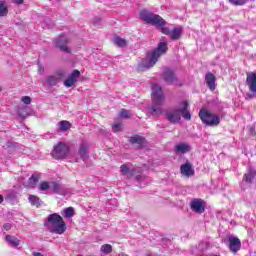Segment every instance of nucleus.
I'll return each mask as SVG.
<instances>
[{
    "mask_svg": "<svg viewBox=\"0 0 256 256\" xmlns=\"http://www.w3.org/2000/svg\"><path fill=\"white\" fill-rule=\"evenodd\" d=\"M67 153H69V147L66 146L65 143L60 142L58 145L54 146L52 157L56 160L65 159L67 157Z\"/></svg>",
    "mask_w": 256,
    "mask_h": 256,
    "instance_id": "obj_6",
    "label": "nucleus"
},
{
    "mask_svg": "<svg viewBox=\"0 0 256 256\" xmlns=\"http://www.w3.org/2000/svg\"><path fill=\"white\" fill-rule=\"evenodd\" d=\"M33 256H44L43 254L39 253V252H34Z\"/></svg>",
    "mask_w": 256,
    "mask_h": 256,
    "instance_id": "obj_41",
    "label": "nucleus"
},
{
    "mask_svg": "<svg viewBox=\"0 0 256 256\" xmlns=\"http://www.w3.org/2000/svg\"><path fill=\"white\" fill-rule=\"evenodd\" d=\"M22 101L25 103V105H31V97L29 96L22 97Z\"/></svg>",
    "mask_w": 256,
    "mask_h": 256,
    "instance_id": "obj_38",
    "label": "nucleus"
},
{
    "mask_svg": "<svg viewBox=\"0 0 256 256\" xmlns=\"http://www.w3.org/2000/svg\"><path fill=\"white\" fill-rule=\"evenodd\" d=\"M13 227V225L11 223H6L4 224L3 228L5 229V231H11V228Z\"/></svg>",
    "mask_w": 256,
    "mask_h": 256,
    "instance_id": "obj_39",
    "label": "nucleus"
},
{
    "mask_svg": "<svg viewBox=\"0 0 256 256\" xmlns=\"http://www.w3.org/2000/svg\"><path fill=\"white\" fill-rule=\"evenodd\" d=\"M39 189L40 191H48V189H51V182H41Z\"/></svg>",
    "mask_w": 256,
    "mask_h": 256,
    "instance_id": "obj_33",
    "label": "nucleus"
},
{
    "mask_svg": "<svg viewBox=\"0 0 256 256\" xmlns=\"http://www.w3.org/2000/svg\"><path fill=\"white\" fill-rule=\"evenodd\" d=\"M48 228L50 233H56V235H63L67 231V224L63 221V217L57 213L50 214L48 216Z\"/></svg>",
    "mask_w": 256,
    "mask_h": 256,
    "instance_id": "obj_4",
    "label": "nucleus"
},
{
    "mask_svg": "<svg viewBox=\"0 0 256 256\" xmlns=\"http://www.w3.org/2000/svg\"><path fill=\"white\" fill-rule=\"evenodd\" d=\"M247 97H249L251 99L253 97V95L247 94Z\"/></svg>",
    "mask_w": 256,
    "mask_h": 256,
    "instance_id": "obj_44",
    "label": "nucleus"
},
{
    "mask_svg": "<svg viewBox=\"0 0 256 256\" xmlns=\"http://www.w3.org/2000/svg\"><path fill=\"white\" fill-rule=\"evenodd\" d=\"M26 111H27V108H22V109H20L19 111H18V115H19V117H22V119H25V117H26Z\"/></svg>",
    "mask_w": 256,
    "mask_h": 256,
    "instance_id": "obj_37",
    "label": "nucleus"
},
{
    "mask_svg": "<svg viewBox=\"0 0 256 256\" xmlns=\"http://www.w3.org/2000/svg\"><path fill=\"white\" fill-rule=\"evenodd\" d=\"M100 251L104 253V255H109V253H113V246L110 244H104L101 246Z\"/></svg>",
    "mask_w": 256,
    "mask_h": 256,
    "instance_id": "obj_31",
    "label": "nucleus"
},
{
    "mask_svg": "<svg viewBox=\"0 0 256 256\" xmlns=\"http://www.w3.org/2000/svg\"><path fill=\"white\" fill-rule=\"evenodd\" d=\"M80 76L81 72L79 70H73V72L64 81L65 87H73L75 83H77V79H79Z\"/></svg>",
    "mask_w": 256,
    "mask_h": 256,
    "instance_id": "obj_12",
    "label": "nucleus"
},
{
    "mask_svg": "<svg viewBox=\"0 0 256 256\" xmlns=\"http://www.w3.org/2000/svg\"><path fill=\"white\" fill-rule=\"evenodd\" d=\"M255 179H256V170L249 167L247 173H245L243 176V181H245V183L251 184L253 183V181H255Z\"/></svg>",
    "mask_w": 256,
    "mask_h": 256,
    "instance_id": "obj_18",
    "label": "nucleus"
},
{
    "mask_svg": "<svg viewBox=\"0 0 256 256\" xmlns=\"http://www.w3.org/2000/svg\"><path fill=\"white\" fill-rule=\"evenodd\" d=\"M137 171V168H130L127 164H123L120 166V173L125 175L126 177H133Z\"/></svg>",
    "mask_w": 256,
    "mask_h": 256,
    "instance_id": "obj_17",
    "label": "nucleus"
},
{
    "mask_svg": "<svg viewBox=\"0 0 256 256\" xmlns=\"http://www.w3.org/2000/svg\"><path fill=\"white\" fill-rule=\"evenodd\" d=\"M48 85H50V87H55V85H57V83H59V79H57V77L55 76H48L46 79Z\"/></svg>",
    "mask_w": 256,
    "mask_h": 256,
    "instance_id": "obj_32",
    "label": "nucleus"
},
{
    "mask_svg": "<svg viewBox=\"0 0 256 256\" xmlns=\"http://www.w3.org/2000/svg\"><path fill=\"white\" fill-rule=\"evenodd\" d=\"M40 177L41 176L39 175V173L32 174V176L28 179L29 187H35L37 183H39Z\"/></svg>",
    "mask_w": 256,
    "mask_h": 256,
    "instance_id": "obj_25",
    "label": "nucleus"
},
{
    "mask_svg": "<svg viewBox=\"0 0 256 256\" xmlns=\"http://www.w3.org/2000/svg\"><path fill=\"white\" fill-rule=\"evenodd\" d=\"M69 43V38L65 35H60L58 38L55 39L54 45L62 51L63 53H71V48H68L67 44Z\"/></svg>",
    "mask_w": 256,
    "mask_h": 256,
    "instance_id": "obj_7",
    "label": "nucleus"
},
{
    "mask_svg": "<svg viewBox=\"0 0 256 256\" xmlns=\"http://www.w3.org/2000/svg\"><path fill=\"white\" fill-rule=\"evenodd\" d=\"M229 249L232 253H237L241 249V240L235 236H229Z\"/></svg>",
    "mask_w": 256,
    "mask_h": 256,
    "instance_id": "obj_13",
    "label": "nucleus"
},
{
    "mask_svg": "<svg viewBox=\"0 0 256 256\" xmlns=\"http://www.w3.org/2000/svg\"><path fill=\"white\" fill-rule=\"evenodd\" d=\"M232 5L236 7L243 6L247 3L248 0H229Z\"/></svg>",
    "mask_w": 256,
    "mask_h": 256,
    "instance_id": "obj_34",
    "label": "nucleus"
},
{
    "mask_svg": "<svg viewBox=\"0 0 256 256\" xmlns=\"http://www.w3.org/2000/svg\"><path fill=\"white\" fill-rule=\"evenodd\" d=\"M13 3H17V5H22L23 0H12Z\"/></svg>",
    "mask_w": 256,
    "mask_h": 256,
    "instance_id": "obj_40",
    "label": "nucleus"
},
{
    "mask_svg": "<svg viewBox=\"0 0 256 256\" xmlns=\"http://www.w3.org/2000/svg\"><path fill=\"white\" fill-rule=\"evenodd\" d=\"M121 119H129V112L126 109H122L119 113Z\"/></svg>",
    "mask_w": 256,
    "mask_h": 256,
    "instance_id": "obj_35",
    "label": "nucleus"
},
{
    "mask_svg": "<svg viewBox=\"0 0 256 256\" xmlns=\"http://www.w3.org/2000/svg\"><path fill=\"white\" fill-rule=\"evenodd\" d=\"M28 201L29 203H31V205H34L35 207H39L43 203L41 199L36 195H29Z\"/></svg>",
    "mask_w": 256,
    "mask_h": 256,
    "instance_id": "obj_26",
    "label": "nucleus"
},
{
    "mask_svg": "<svg viewBox=\"0 0 256 256\" xmlns=\"http://www.w3.org/2000/svg\"><path fill=\"white\" fill-rule=\"evenodd\" d=\"M8 13L9 7H7L5 1H0V17H7Z\"/></svg>",
    "mask_w": 256,
    "mask_h": 256,
    "instance_id": "obj_27",
    "label": "nucleus"
},
{
    "mask_svg": "<svg viewBox=\"0 0 256 256\" xmlns=\"http://www.w3.org/2000/svg\"><path fill=\"white\" fill-rule=\"evenodd\" d=\"M190 209L194 211V213H205V206L203 205V200L201 198L193 199L190 202Z\"/></svg>",
    "mask_w": 256,
    "mask_h": 256,
    "instance_id": "obj_10",
    "label": "nucleus"
},
{
    "mask_svg": "<svg viewBox=\"0 0 256 256\" xmlns=\"http://www.w3.org/2000/svg\"><path fill=\"white\" fill-rule=\"evenodd\" d=\"M5 241L11 247H19V244L21 243V241H19V239H17V237L11 236V235H6Z\"/></svg>",
    "mask_w": 256,
    "mask_h": 256,
    "instance_id": "obj_24",
    "label": "nucleus"
},
{
    "mask_svg": "<svg viewBox=\"0 0 256 256\" xmlns=\"http://www.w3.org/2000/svg\"><path fill=\"white\" fill-rule=\"evenodd\" d=\"M180 171L185 177H191L195 175V170H193V166H191L189 162H186L185 164H183L180 167Z\"/></svg>",
    "mask_w": 256,
    "mask_h": 256,
    "instance_id": "obj_16",
    "label": "nucleus"
},
{
    "mask_svg": "<svg viewBox=\"0 0 256 256\" xmlns=\"http://www.w3.org/2000/svg\"><path fill=\"white\" fill-rule=\"evenodd\" d=\"M181 35H183V28L182 26H176L170 33V39L172 41H179L181 39Z\"/></svg>",
    "mask_w": 256,
    "mask_h": 256,
    "instance_id": "obj_19",
    "label": "nucleus"
},
{
    "mask_svg": "<svg viewBox=\"0 0 256 256\" xmlns=\"http://www.w3.org/2000/svg\"><path fill=\"white\" fill-rule=\"evenodd\" d=\"M60 131H69L71 129V124L67 120H62L58 123Z\"/></svg>",
    "mask_w": 256,
    "mask_h": 256,
    "instance_id": "obj_30",
    "label": "nucleus"
},
{
    "mask_svg": "<svg viewBox=\"0 0 256 256\" xmlns=\"http://www.w3.org/2000/svg\"><path fill=\"white\" fill-rule=\"evenodd\" d=\"M140 19L147 23L148 25H153L154 27H162L161 33L163 35H171V29L169 27H165L167 25V22L163 17L159 16L158 14H155L147 9L140 11Z\"/></svg>",
    "mask_w": 256,
    "mask_h": 256,
    "instance_id": "obj_1",
    "label": "nucleus"
},
{
    "mask_svg": "<svg viewBox=\"0 0 256 256\" xmlns=\"http://www.w3.org/2000/svg\"><path fill=\"white\" fill-rule=\"evenodd\" d=\"M3 196L2 195H0V203H3Z\"/></svg>",
    "mask_w": 256,
    "mask_h": 256,
    "instance_id": "obj_43",
    "label": "nucleus"
},
{
    "mask_svg": "<svg viewBox=\"0 0 256 256\" xmlns=\"http://www.w3.org/2000/svg\"><path fill=\"white\" fill-rule=\"evenodd\" d=\"M75 215V209L73 207H68L62 211V216L66 219H71Z\"/></svg>",
    "mask_w": 256,
    "mask_h": 256,
    "instance_id": "obj_29",
    "label": "nucleus"
},
{
    "mask_svg": "<svg viewBox=\"0 0 256 256\" xmlns=\"http://www.w3.org/2000/svg\"><path fill=\"white\" fill-rule=\"evenodd\" d=\"M246 75V85L248 86L250 93L256 95V72H249Z\"/></svg>",
    "mask_w": 256,
    "mask_h": 256,
    "instance_id": "obj_9",
    "label": "nucleus"
},
{
    "mask_svg": "<svg viewBox=\"0 0 256 256\" xmlns=\"http://www.w3.org/2000/svg\"><path fill=\"white\" fill-rule=\"evenodd\" d=\"M205 81L207 84V87H209L210 91H215L217 85L215 82L217 81V78L213 75V73L208 72L205 75Z\"/></svg>",
    "mask_w": 256,
    "mask_h": 256,
    "instance_id": "obj_15",
    "label": "nucleus"
},
{
    "mask_svg": "<svg viewBox=\"0 0 256 256\" xmlns=\"http://www.w3.org/2000/svg\"><path fill=\"white\" fill-rule=\"evenodd\" d=\"M129 141L130 143H132V145H138V147H142L143 145H145V138L139 135L130 137Z\"/></svg>",
    "mask_w": 256,
    "mask_h": 256,
    "instance_id": "obj_22",
    "label": "nucleus"
},
{
    "mask_svg": "<svg viewBox=\"0 0 256 256\" xmlns=\"http://www.w3.org/2000/svg\"><path fill=\"white\" fill-rule=\"evenodd\" d=\"M0 91H1V88H0Z\"/></svg>",
    "mask_w": 256,
    "mask_h": 256,
    "instance_id": "obj_46",
    "label": "nucleus"
},
{
    "mask_svg": "<svg viewBox=\"0 0 256 256\" xmlns=\"http://www.w3.org/2000/svg\"><path fill=\"white\" fill-rule=\"evenodd\" d=\"M168 49L169 48L167 47V43L160 42L157 48L152 51L150 56L148 55L146 59L142 60L143 69H151V67H153L157 61H159V57L167 53Z\"/></svg>",
    "mask_w": 256,
    "mask_h": 256,
    "instance_id": "obj_3",
    "label": "nucleus"
},
{
    "mask_svg": "<svg viewBox=\"0 0 256 256\" xmlns=\"http://www.w3.org/2000/svg\"><path fill=\"white\" fill-rule=\"evenodd\" d=\"M141 178H142L141 175H137V176H136V181H141Z\"/></svg>",
    "mask_w": 256,
    "mask_h": 256,
    "instance_id": "obj_42",
    "label": "nucleus"
},
{
    "mask_svg": "<svg viewBox=\"0 0 256 256\" xmlns=\"http://www.w3.org/2000/svg\"><path fill=\"white\" fill-rule=\"evenodd\" d=\"M166 119L173 125L179 123L181 121V112L179 111V108L167 112Z\"/></svg>",
    "mask_w": 256,
    "mask_h": 256,
    "instance_id": "obj_11",
    "label": "nucleus"
},
{
    "mask_svg": "<svg viewBox=\"0 0 256 256\" xmlns=\"http://www.w3.org/2000/svg\"><path fill=\"white\" fill-rule=\"evenodd\" d=\"M189 151H191V147L185 142L177 144L175 146L176 153H181L182 155H185V153H189Z\"/></svg>",
    "mask_w": 256,
    "mask_h": 256,
    "instance_id": "obj_20",
    "label": "nucleus"
},
{
    "mask_svg": "<svg viewBox=\"0 0 256 256\" xmlns=\"http://www.w3.org/2000/svg\"><path fill=\"white\" fill-rule=\"evenodd\" d=\"M187 107H189L188 101L180 102V115H182L183 119H185L186 121H191V112L187 110Z\"/></svg>",
    "mask_w": 256,
    "mask_h": 256,
    "instance_id": "obj_14",
    "label": "nucleus"
},
{
    "mask_svg": "<svg viewBox=\"0 0 256 256\" xmlns=\"http://www.w3.org/2000/svg\"><path fill=\"white\" fill-rule=\"evenodd\" d=\"M50 189L53 190L57 195H65V190L61 187L58 182H50Z\"/></svg>",
    "mask_w": 256,
    "mask_h": 256,
    "instance_id": "obj_23",
    "label": "nucleus"
},
{
    "mask_svg": "<svg viewBox=\"0 0 256 256\" xmlns=\"http://www.w3.org/2000/svg\"><path fill=\"white\" fill-rule=\"evenodd\" d=\"M152 106L149 108L150 115H163V105L165 103V94L159 84L152 85Z\"/></svg>",
    "mask_w": 256,
    "mask_h": 256,
    "instance_id": "obj_2",
    "label": "nucleus"
},
{
    "mask_svg": "<svg viewBox=\"0 0 256 256\" xmlns=\"http://www.w3.org/2000/svg\"><path fill=\"white\" fill-rule=\"evenodd\" d=\"M88 150H89V146L87 145V143L83 142L82 144H80L78 154L80 155L81 159H83V161H85V159L89 157L87 153Z\"/></svg>",
    "mask_w": 256,
    "mask_h": 256,
    "instance_id": "obj_21",
    "label": "nucleus"
},
{
    "mask_svg": "<svg viewBox=\"0 0 256 256\" xmlns=\"http://www.w3.org/2000/svg\"><path fill=\"white\" fill-rule=\"evenodd\" d=\"M198 117L201 119L203 125H206L207 127H219L221 123V116L211 112L207 108L200 109Z\"/></svg>",
    "mask_w": 256,
    "mask_h": 256,
    "instance_id": "obj_5",
    "label": "nucleus"
},
{
    "mask_svg": "<svg viewBox=\"0 0 256 256\" xmlns=\"http://www.w3.org/2000/svg\"><path fill=\"white\" fill-rule=\"evenodd\" d=\"M163 80L168 85H181L179 84V79L175 77V72L171 69H166L162 74Z\"/></svg>",
    "mask_w": 256,
    "mask_h": 256,
    "instance_id": "obj_8",
    "label": "nucleus"
},
{
    "mask_svg": "<svg viewBox=\"0 0 256 256\" xmlns=\"http://www.w3.org/2000/svg\"><path fill=\"white\" fill-rule=\"evenodd\" d=\"M112 131L114 133H119L120 131H122L121 123H116V124L112 125Z\"/></svg>",
    "mask_w": 256,
    "mask_h": 256,
    "instance_id": "obj_36",
    "label": "nucleus"
},
{
    "mask_svg": "<svg viewBox=\"0 0 256 256\" xmlns=\"http://www.w3.org/2000/svg\"><path fill=\"white\" fill-rule=\"evenodd\" d=\"M113 43L117 47H127V40H125L119 36L114 37Z\"/></svg>",
    "mask_w": 256,
    "mask_h": 256,
    "instance_id": "obj_28",
    "label": "nucleus"
},
{
    "mask_svg": "<svg viewBox=\"0 0 256 256\" xmlns=\"http://www.w3.org/2000/svg\"><path fill=\"white\" fill-rule=\"evenodd\" d=\"M113 203H115V200H112Z\"/></svg>",
    "mask_w": 256,
    "mask_h": 256,
    "instance_id": "obj_45",
    "label": "nucleus"
}]
</instances>
